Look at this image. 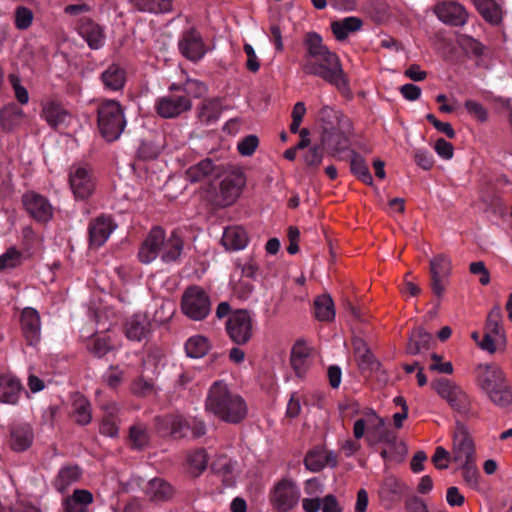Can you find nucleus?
<instances>
[{
    "label": "nucleus",
    "mask_w": 512,
    "mask_h": 512,
    "mask_svg": "<svg viewBox=\"0 0 512 512\" xmlns=\"http://www.w3.org/2000/svg\"><path fill=\"white\" fill-rule=\"evenodd\" d=\"M165 244V231L159 227H153L146 236L138 252L140 262L149 264L154 261Z\"/></svg>",
    "instance_id": "nucleus-17"
},
{
    "label": "nucleus",
    "mask_w": 512,
    "mask_h": 512,
    "mask_svg": "<svg viewBox=\"0 0 512 512\" xmlns=\"http://www.w3.org/2000/svg\"><path fill=\"white\" fill-rule=\"evenodd\" d=\"M310 349L303 341H297L291 350L290 363L298 377H302L310 366Z\"/></svg>",
    "instance_id": "nucleus-27"
},
{
    "label": "nucleus",
    "mask_w": 512,
    "mask_h": 512,
    "mask_svg": "<svg viewBox=\"0 0 512 512\" xmlns=\"http://www.w3.org/2000/svg\"><path fill=\"white\" fill-rule=\"evenodd\" d=\"M314 313L319 321L327 322L335 318L334 302L330 295L323 294L314 300Z\"/></svg>",
    "instance_id": "nucleus-43"
},
{
    "label": "nucleus",
    "mask_w": 512,
    "mask_h": 512,
    "mask_svg": "<svg viewBox=\"0 0 512 512\" xmlns=\"http://www.w3.org/2000/svg\"><path fill=\"white\" fill-rule=\"evenodd\" d=\"M359 370L365 376H371L373 369H378L379 360L374 356L367 343L361 338L352 342Z\"/></svg>",
    "instance_id": "nucleus-22"
},
{
    "label": "nucleus",
    "mask_w": 512,
    "mask_h": 512,
    "mask_svg": "<svg viewBox=\"0 0 512 512\" xmlns=\"http://www.w3.org/2000/svg\"><path fill=\"white\" fill-rule=\"evenodd\" d=\"M191 472L195 475L202 473L208 464V457L205 450L200 449L191 453L188 457Z\"/></svg>",
    "instance_id": "nucleus-57"
},
{
    "label": "nucleus",
    "mask_w": 512,
    "mask_h": 512,
    "mask_svg": "<svg viewBox=\"0 0 512 512\" xmlns=\"http://www.w3.org/2000/svg\"><path fill=\"white\" fill-rule=\"evenodd\" d=\"M20 325L28 345H37L41 339V320L38 311L31 307L24 308L20 316Z\"/></svg>",
    "instance_id": "nucleus-19"
},
{
    "label": "nucleus",
    "mask_w": 512,
    "mask_h": 512,
    "mask_svg": "<svg viewBox=\"0 0 512 512\" xmlns=\"http://www.w3.org/2000/svg\"><path fill=\"white\" fill-rule=\"evenodd\" d=\"M485 396L491 403L499 408L504 409L512 405V389L507 379Z\"/></svg>",
    "instance_id": "nucleus-44"
},
{
    "label": "nucleus",
    "mask_w": 512,
    "mask_h": 512,
    "mask_svg": "<svg viewBox=\"0 0 512 512\" xmlns=\"http://www.w3.org/2000/svg\"><path fill=\"white\" fill-rule=\"evenodd\" d=\"M150 331V323L143 315H134L125 324V334L128 339L141 341Z\"/></svg>",
    "instance_id": "nucleus-35"
},
{
    "label": "nucleus",
    "mask_w": 512,
    "mask_h": 512,
    "mask_svg": "<svg viewBox=\"0 0 512 512\" xmlns=\"http://www.w3.org/2000/svg\"><path fill=\"white\" fill-rule=\"evenodd\" d=\"M105 89L119 91L123 89L126 82V71L116 63L110 64L100 76Z\"/></svg>",
    "instance_id": "nucleus-29"
},
{
    "label": "nucleus",
    "mask_w": 512,
    "mask_h": 512,
    "mask_svg": "<svg viewBox=\"0 0 512 512\" xmlns=\"http://www.w3.org/2000/svg\"><path fill=\"white\" fill-rule=\"evenodd\" d=\"M169 92H179L181 95H187L188 98H199L203 96L206 91V85L192 78H187L184 83H172L168 87Z\"/></svg>",
    "instance_id": "nucleus-39"
},
{
    "label": "nucleus",
    "mask_w": 512,
    "mask_h": 512,
    "mask_svg": "<svg viewBox=\"0 0 512 512\" xmlns=\"http://www.w3.org/2000/svg\"><path fill=\"white\" fill-rule=\"evenodd\" d=\"M406 490L405 485L394 476H387L380 489L379 497L382 501L395 502L400 500Z\"/></svg>",
    "instance_id": "nucleus-34"
},
{
    "label": "nucleus",
    "mask_w": 512,
    "mask_h": 512,
    "mask_svg": "<svg viewBox=\"0 0 512 512\" xmlns=\"http://www.w3.org/2000/svg\"><path fill=\"white\" fill-rule=\"evenodd\" d=\"M305 467L311 472H319L325 467L324 451L315 449L307 453L304 459Z\"/></svg>",
    "instance_id": "nucleus-58"
},
{
    "label": "nucleus",
    "mask_w": 512,
    "mask_h": 512,
    "mask_svg": "<svg viewBox=\"0 0 512 512\" xmlns=\"http://www.w3.org/2000/svg\"><path fill=\"white\" fill-rule=\"evenodd\" d=\"M482 18L491 25H498L503 18L502 8L495 0H470Z\"/></svg>",
    "instance_id": "nucleus-30"
},
{
    "label": "nucleus",
    "mask_w": 512,
    "mask_h": 512,
    "mask_svg": "<svg viewBox=\"0 0 512 512\" xmlns=\"http://www.w3.org/2000/svg\"><path fill=\"white\" fill-rule=\"evenodd\" d=\"M26 211L38 221H47L52 217V207L48 200L34 192L26 193L22 198Z\"/></svg>",
    "instance_id": "nucleus-21"
},
{
    "label": "nucleus",
    "mask_w": 512,
    "mask_h": 512,
    "mask_svg": "<svg viewBox=\"0 0 512 512\" xmlns=\"http://www.w3.org/2000/svg\"><path fill=\"white\" fill-rule=\"evenodd\" d=\"M219 173L220 169L213 163L210 158H206L197 164L190 166L185 172V177L189 182L197 183L207 179L212 175L218 176Z\"/></svg>",
    "instance_id": "nucleus-28"
},
{
    "label": "nucleus",
    "mask_w": 512,
    "mask_h": 512,
    "mask_svg": "<svg viewBox=\"0 0 512 512\" xmlns=\"http://www.w3.org/2000/svg\"><path fill=\"white\" fill-rule=\"evenodd\" d=\"M23 261V253L10 247L0 256V271L18 267Z\"/></svg>",
    "instance_id": "nucleus-55"
},
{
    "label": "nucleus",
    "mask_w": 512,
    "mask_h": 512,
    "mask_svg": "<svg viewBox=\"0 0 512 512\" xmlns=\"http://www.w3.org/2000/svg\"><path fill=\"white\" fill-rule=\"evenodd\" d=\"M130 3L140 12L163 13L158 0H129Z\"/></svg>",
    "instance_id": "nucleus-62"
},
{
    "label": "nucleus",
    "mask_w": 512,
    "mask_h": 512,
    "mask_svg": "<svg viewBox=\"0 0 512 512\" xmlns=\"http://www.w3.org/2000/svg\"><path fill=\"white\" fill-rule=\"evenodd\" d=\"M248 235L244 228L231 226L224 230L222 244L229 250H241L247 246Z\"/></svg>",
    "instance_id": "nucleus-32"
},
{
    "label": "nucleus",
    "mask_w": 512,
    "mask_h": 512,
    "mask_svg": "<svg viewBox=\"0 0 512 512\" xmlns=\"http://www.w3.org/2000/svg\"><path fill=\"white\" fill-rule=\"evenodd\" d=\"M353 134V124L350 119H343L339 125L321 132V144L333 156L347 150Z\"/></svg>",
    "instance_id": "nucleus-7"
},
{
    "label": "nucleus",
    "mask_w": 512,
    "mask_h": 512,
    "mask_svg": "<svg viewBox=\"0 0 512 512\" xmlns=\"http://www.w3.org/2000/svg\"><path fill=\"white\" fill-rule=\"evenodd\" d=\"M72 416L79 425H87L92 420L91 404L79 393L72 397Z\"/></svg>",
    "instance_id": "nucleus-40"
},
{
    "label": "nucleus",
    "mask_w": 512,
    "mask_h": 512,
    "mask_svg": "<svg viewBox=\"0 0 512 512\" xmlns=\"http://www.w3.org/2000/svg\"><path fill=\"white\" fill-rule=\"evenodd\" d=\"M78 33L93 50H98L105 44L106 35L103 27L91 19L81 20Z\"/></svg>",
    "instance_id": "nucleus-23"
},
{
    "label": "nucleus",
    "mask_w": 512,
    "mask_h": 512,
    "mask_svg": "<svg viewBox=\"0 0 512 512\" xmlns=\"http://www.w3.org/2000/svg\"><path fill=\"white\" fill-rule=\"evenodd\" d=\"M157 421L161 422L169 430V434L174 438L185 437L188 430H190V423L179 415L158 417Z\"/></svg>",
    "instance_id": "nucleus-42"
},
{
    "label": "nucleus",
    "mask_w": 512,
    "mask_h": 512,
    "mask_svg": "<svg viewBox=\"0 0 512 512\" xmlns=\"http://www.w3.org/2000/svg\"><path fill=\"white\" fill-rule=\"evenodd\" d=\"M182 312L194 321L205 319L211 310V302L207 293L199 286L186 288L181 299Z\"/></svg>",
    "instance_id": "nucleus-5"
},
{
    "label": "nucleus",
    "mask_w": 512,
    "mask_h": 512,
    "mask_svg": "<svg viewBox=\"0 0 512 512\" xmlns=\"http://www.w3.org/2000/svg\"><path fill=\"white\" fill-rule=\"evenodd\" d=\"M343 119H349L341 111L330 106H323L318 113V120L321 123L322 130L339 125Z\"/></svg>",
    "instance_id": "nucleus-50"
},
{
    "label": "nucleus",
    "mask_w": 512,
    "mask_h": 512,
    "mask_svg": "<svg viewBox=\"0 0 512 512\" xmlns=\"http://www.w3.org/2000/svg\"><path fill=\"white\" fill-rule=\"evenodd\" d=\"M33 438V430L29 424L13 425L10 428L9 445L13 451L27 450L32 445Z\"/></svg>",
    "instance_id": "nucleus-26"
},
{
    "label": "nucleus",
    "mask_w": 512,
    "mask_h": 512,
    "mask_svg": "<svg viewBox=\"0 0 512 512\" xmlns=\"http://www.w3.org/2000/svg\"><path fill=\"white\" fill-rule=\"evenodd\" d=\"M129 439L134 448H144L148 445L150 439L147 427L140 422L133 424L129 428Z\"/></svg>",
    "instance_id": "nucleus-52"
},
{
    "label": "nucleus",
    "mask_w": 512,
    "mask_h": 512,
    "mask_svg": "<svg viewBox=\"0 0 512 512\" xmlns=\"http://www.w3.org/2000/svg\"><path fill=\"white\" fill-rule=\"evenodd\" d=\"M127 121L122 105L113 99L99 100L97 104V127L100 135L108 142L119 139Z\"/></svg>",
    "instance_id": "nucleus-3"
},
{
    "label": "nucleus",
    "mask_w": 512,
    "mask_h": 512,
    "mask_svg": "<svg viewBox=\"0 0 512 512\" xmlns=\"http://www.w3.org/2000/svg\"><path fill=\"white\" fill-rule=\"evenodd\" d=\"M478 346L482 350L494 354L497 350L504 351L506 343H500L497 335L485 331L481 341H478Z\"/></svg>",
    "instance_id": "nucleus-59"
},
{
    "label": "nucleus",
    "mask_w": 512,
    "mask_h": 512,
    "mask_svg": "<svg viewBox=\"0 0 512 512\" xmlns=\"http://www.w3.org/2000/svg\"><path fill=\"white\" fill-rule=\"evenodd\" d=\"M304 55L301 70L305 75L321 78L342 93L349 91V81L339 56L331 51L316 32H308L303 39Z\"/></svg>",
    "instance_id": "nucleus-1"
},
{
    "label": "nucleus",
    "mask_w": 512,
    "mask_h": 512,
    "mask_svg": "<svg viewBox=\"0 0 512 512\" xmlns=\"http://www.w3.org/2000/svg\"><path fill=\"white\" fill-rule=\"evenodd\" d=\"M204 407L207 413L227 424H241L248 416L246 400L223 380L209 387Z\"/></svg>",
    "instance_id": "nucleus-2"
},
{
    "label": "nucleus",
    "mask_w": 512,
    "mask_h": 512,
    "mask_svg": "<svg viewBox=\"0 0 512 512\" xmlns=\"http://www.w3.org/2000/svg\"><path fill=\"white\" fill-rule=\"evenodd\" d=\"M34 13L25 6H17L14 11V24L18 30H27L31 27Z\"/></svg>",
    "instance_id": "nucleus-56"
},
{
    "label": "nucleus",
    "mask_w": 512,
    "mask_h": 512,
    "mask_svg": "<svg viewBox=\"0 0 512 512\" xmlns=\"http://www.w3.org/2000/svg\"><path fill=\"white\" fill-rule=\"evenodd\" d=\"M23 116V111L16 104H9L0 110V124L6 131L13 130Z\"/></svg>",
    "instance_id": "nucleus-47"
},
{
    "label": "nucleus",
    "mask_w": 512,
    "mask_h": 512,
    "mask_svg": "<svg viewBox=\"0 0 512 512\" xmlns=\"http://www.w3.org/2000/svg\"><path fill=\"white\" fill-rule=\"evenodd\" d=\"M99 430L105 436L116 437L118 435V425L112 412L102 419Z\"/></svg>",
    "instance_id": "nucleus-63"
},
{
    "label": "nucleus",
    "mask_w": 512,
    "mask_h": 512,
    "mask_svg": "<svg viewBox=\"0 0 512 512\" xmlns=\"http://www.w3.org/2000/svg\"><path fill=\"white\" fill-rule=\"evenodd\" d=\"M367 425H369V428L373 426L377 430L379 443H384L386 446L393 444L396 450H403V442L397 440L396 434L393 431L385 428L384 420L373 410L366 414V418H360L355 421L353 435L357 440L365 435Z\"/></svg>",
    "instance_id": "nucleus-6"
},
{
    "label": "nucleus",
    "mask_w": 512,
    "mask_h": 512,
    "mask_svg": "<svg viewBox=\"0 0 512 512\" xmlns=\"http://www.w3.org/2000/svg\"><path fill=\"white\" fill-rule=\"evenodd\" d=\"M178 47L180 53L192 62L200 61L207 52L203 38L195 28L183 32Z\"/></svg>",
    "instance_id": "nucleus-15"
},
{
    "label": "nucleus",
    "mask_w": 512,
    "mask_h": 512,
    "mask_svg": "<svg viewBox=\"0 0 512 512\" xmlns=\"http://www.w3.org/2000/svg\"><path fill=\"white\" fill-rule=\"evenodd\" d=\"M464 107L467 110V112L479 122L485 123L488 121V111L481 103L469 99L465 101Z\"/></svg>",
    "instance_id": "nucleus-60"
},
{
    "label": "nucleus",
    "mask_w": 512,
    "mask_h": 512,
    "mask_svg": "<svg viewBox=\"0 0 512 512\" xmlns=\"http://www.w3.org/2000/svg\"><path fill=\"white\" fill-rule=\"evenodd\" d=\"M169 92L155 100L154 109L163 119H175L192 109V100L187 95Z\"/></svg>",
    "instance_id": "nucleus-10"
},
{
    "label": "nucleus",
    "mask_w": 512,
    "mask_h": 512,
    "mask_svg": "<svg viewBox=\"0 0 512 512\" xmlns=\"http://www.w3.org/2000/svg\"><path fill=\"white\" fill-rule=\"evenodd\" d=\"M116 227L110 216L101 215L91 220L88 226L89 246L97 249L104 245Z\"/></svg>",
    "instance_id": "nucleus-18"
},
{
    "label": "nucleus",
    "mask_w": 512,
    "mask_h": 512,
    "mask_svg": "<svg viewBox=\"0 0 512 512\" xmlns=\"http://www.w3.org/2000/svg\"><path fill=\"white\" fill-rule=\"evenodd\" d=\"M130 391L133 395L144 398L157 394L158 389L152 378L141 374L131 382Z\"/></svg>",
    "instance_id": "nucleus-48"
},
{
    "label": "nucleus",
    "mask_w": 512,
    "mask_h": 512,
    "mask_svg": "<svg viewBox=\"0 0 512 512\" xmlns=\"http://www.w3.org/2000/svg\"><path fill=\"white\" fill-rule=\"evenodd\" d=\"M351 171L356 175L363 183L371 185L373 183L372 175L364 158L356 152H352L350 161Z\"/></svg>",
    "instance_id": "nucleus-51"
},
{
    "label": "nucleus",
    "mask_w": 512,
    "mask_h": 512,
    "mask_svg": "<svg viewBox=\"0 0 512 512\" xmlns=\"http://www.w3.org/2000/svg\"><path fill=\"white\" fill-rule=\"evenodd\" d=\"M225 329L233 343L246 345L253 337V319L247 310H237L228 317Z\"/></svg>",
    "instance_id": "nucleus-9"
},
{
    "label": "nucleus",
    "mask_w": 512,
    "mask_h": 512,
    "mask_svg": "<svg viewBox=\"0 0 512 512\" xmlns=\"http://www.w3.org/2000/svg\"><path fill=\"white\" fill-rule=\"evenodd\" d=\"M209 349V340L201 335L192 336L185 343L186 354L191 358H202Z\"/></svg>",
    "instance_id": "nucleus-49"
},
{
    "label": "nucleus",
    "mask_w": 512,
    "mask_h": 512,
    "mask_svg": "<svg viewBox=\"0 0 512 512\" xmlns=\"http://www.w3.org/2000/svg\"><path fill=\"white\" fill-rule=\"evenodd\" d=\"M300 498V490L296 483L284 478L273 488L270 501L272 505L281 512H287L295 507Z\"/></svg>",
    "instance_id": "nucleus-12"
},
{
    "label": "nucleus",
    "mask_w": 512,
    "mask_h": 512,
    "mask_svg": "<svg viewBox=\"0 0 512 512\" xmlns=\"http://www.w3.org/2000/svg\"><path fill=\"white\" fill-rule=\"evenodd\" d=\"M434 12L440 21L452 26H463L468 19L464 6L453 1L439 3L435 6Z\"/></svg>",
    "instance_id": "nucleus-20"
},
{
    "label": "nucleus",
    "mask_w": 512,
    "mask_h": 512,
    "mask_svg": "<svg viewBox=\"0 0 512 512\" xmlns=\"http://www.w3.org/2000/svg\"><path fill=\"white\" fill-rule=\"evenodd\" d=\"M502 322V310L499 305H495L489 312L486 320L485 331L494 333L498 336L500 343H506L507 338L504 329L501 325Z\"/></svg>",
    "instance_id": "nucleus-46"
},
{
    "label": "nucleus",
    "mask_w": 512,
    "mask_h": 512,
    "mask_svg": "<svg viewBox=\"0 0 512 512\" xmlns=\"http://www.w3.org/2000/svg\"><path fill=\"white\" fill-rule=\"evenodd\" d=\"M245 185L246 178L242 172L232 171L226 174L220 181L213 203L221 208L234 204L240 197Z\"/></svg>",
    "instance_id": "nucleus-8"
},
{
    "label": "nucleus",
    "mask_w": 512,
    "mask_h": 512,
    "mask_svg": "<svg viewBox=\"0 0 512 512\" xmlns=\"http://www.w3.org/2000/svg\"><path fill=\"white\" fill-rule=\"evenodd\" d=\"M111 348L112 346L107 337H97L88 346L90 353L98 358L105 356Z\"/></svg>",
    "instance_id": "nucleus-61"
},
{
    "label": "nucleus",
    "mask_w": 512,
    "mask_h": 512,
    "mask_svg": "<svg viewBox=\"0 0 512 512\" xmlns=\"http://www.w3.org/2000/svg\"><path fill=\"white\" fill-rule=\"evenodd\" d=\"M432 335L423 327L413 329L406 347V352L410 355H417L430 348Z\"/></svg>",
    "instance_id": "nucleus-37"
},
{
    "label": "nucleus",
    "mask_w": 512,
    "mask_h": 512,
    "mask_svg": "<svg viewBox=\"0 0 512 512\" xmlns=\"http://www.w3.org/2000/svg\"><path fill=\"white\" fill-rule=\"evenodd\" d=\"M93 502V495L85 489L74 490L72 496L63 502L65 512H89L88 506Z\"/></svg>",
    "instance_id": "nucleus-31"
},
{
    "label": "nucleus",
    "mask_w": 512,
    "mask_h": 512,
    "mask_svg": "<svg viewBox=\"0 0 512 512\" xmlns=\"http://www.w3.org/2000/svg\"><path fill=\"white\" fill-rule=\"evenodd\" d=\"M146 494L151 501H167L173 497L174 488L164 479L154 478L148 482Z\"/></svg>",
    "instance_id": "nucleus-33"
},
{
    "label": "nucleus",
    "mask_w": 512,
    "mask_h": 512,
    "mask_svg": "<svg viewBox=\"0 0 512 512\" xmlns=\"http://www.w3.org/2000/svg\"><path fill=\"white\" fill-rule=\"evenodd\" d=\"M452 460L457 464L476 460L473 439L467 426L458 420L455 422L453 433Z\"/></svg>",
    "instance_id": "nucleus-11"
},
{
    "label": "nucleus",
    "mask_w": 512,
    "mask_h": 512,
    "mask_svg": "<svg viewBox=\"0 0 512 512\" xmlns=\"http://www.w3.org/2000/svg\"><path fill=\"white\" fill-rule=\"evenodd\" d=\"M462 470V477L466 485L472 489H477L480 473L476 465V460L458 463Z\"/></svg>",
    "instance_id": "nucleus-54"
},
{
    "label": "nucleus",
    "mask_w": 512,
    "mask_h": 512,
    "mask_svg": "<svg viewBox=\"0 0 512 512\" xmlns=\"http://www.w3.org/2000/svg\"><path fill=\"white\" fill-rule=\"evenodd\" d=\"M183 247V239L177 231H173L168 238L165 237V244L162 245L161 259L166 263L178 260L182 254Z\"/></svg>",
    "instance_id": "nucleus-41"
},
{
    "label": "nucleus",
    "mask_w": 512,
    "mask_h": 512,
    "mask_svg": "<svg viewBox=\"0 0 512 512\" xmlns=\"http://www.w3.org/2000/svg\"><path fill=\"white\" fill-rule=\"evenodd\" d=\"M70 188L77 199H87L95 189L91 170L82 165H72L69 169Z\"/></svg>",
    "instance_id": "nucleus-13"
},
{
    "label": "nucleus",
    "mask_w": 512,
    "mask_h": 512,
    "mask_svg": "<svg viewBox=\"0 0 512 512\" xmlns=\"http://www.w3.org/2000/svg\"><path fill=\"white\" fill-rule=\"evenodd\" d=\"M221 113L218 100H208L202 103L198 117L201 122L209 124L215 122Z\"/></svg>",
    "instance_id": "nucleus-53"
},
{
    "label": "nucleus",
    "mask_w": 512,
    "mask_h": 512,
    "mask_svg": "<svg viewBox=\"0 0 512 512\" xmlns=\"http://www.w3.org/2000/svg\"><path fill=\"white\" fill-rule=\"evenodd\" d=\"M212 471L222 478L223 483L227 487H231L235 483L233 462L225 456L217 458L211 465Z\"/></svg>",
    "instance_id": "nucleus-45"
},
{
    "label": "nucleus",
    "mask_w": 512,
    "mask_h": 512,
    "mask_svg": "<svg viewBox=\"0 0 512 512\" xmlns=\"http://www.w3.org/2000/svg\"><path fill=\"white\" fill-rule=\"evenodd\" d=\"M475 372L476 386L484 395H487L506 380L504 371L494 364H479Z\"/></svg>",
    "instance_id": "nucleus-16"
},
{
    "label": "nucleus",
    "mask_w": 512,
    "mask_h": 512,
    "mask_svg": "<svg viewBox=\"0 0 512 512\" xmlns=\"http://www.w3.org/2000/svg\"><path fill=\"white\" fill-rule=\"evenodd\" d=\"M431 289L435 296L442 298L451 274V260L439 254L430 260Z\"/></svg>",
    "instance_id": "nucleus-14"
},
{
    "label": "nucleus",
    "mask_w": 512,
    "mask_h": 512,
    "mask_svg": "<svg viewBox=\"0 0 512 512\" xmlns=\"http://www.w3.org/2000/svg\"><path fill=\"white\" fill-rule=\"evenodd\" d=\"M42 117L48 125L54 129L61 126H68L71 115L70 113L58 102L48 101L43 105Z\"/></svg>",
    "instance_id": "nucleus-25"
},
{
    "label": "nucleus",
    "mask_w": 512,
    "mask_h": 512,
    "mask_svg": "<svg viewBox=\"0 0 512 512\" xmlns=\"http://www.w3.org/2000/svg\"><path fill=\"white\" fill-rule=\"evenodd\" d=\"M363 25L359 17L349 16L331 23V30L338 41L345 40L350 33L361 29Z\"/></svg>",
    "instance_id": "nucleus-38"
},
{
    "label": "nucleus",
    "mask_w": 512,
    "mask_h": 512,
    "mask_svg": "<svg viewBox=\"0 0 512 512\" xmlns=\"http://www.w3.org/2000/svg\"><path fill=\"white\" fill-rule=\"evenodd\" d=\"M23 390L21 381L10 373L0 374V401L16 405Z\"/></svg>",
    "instance_id": "nucleus-24"
},
{
    "label": "nucleus",
    "mask_w": 512,
    "mask_h": 512,
    "mask_svg": "<svg viewBox=\"0 0 512 512\" xmlns=\"http://www.w3.org/2000/svg\"><path fill=\"white\" fill-rule=\"evenodd\" d=\"M81 474V469L77 465L64 466L59 470L53 485L57 491L63 493L80 480Z\"/></svg>",
    "instance_id": "nucleus-36"
},
{
    "label": "nucleus",
    "mask_w": 512,
    "mask_h": 512,
    "mask_svg": "<svg viewBox=\"0 0 512 512\" xmlns=\"http://www.w3.org/2000/svg\"><path fill=\"white\" fill-rule=\"evenodd\" d=\"M259 140L256 135H248L239 141L237 148L242 156L252 155L258 147Z\"/></svg>",
    "instance_id": "nucleus-64"
},
{
    "label": "nucleus",
    "mask_w": 512,
    "mask_h": 512,
    "mask_svg": "<svg viewBox=\"0 0 512 512\" xmlns=\"http://www.w3.org/2000/svg\"><path fill=\"white\" fill-rule=\"evenodd\" d=\"M430 386L456 413L466 418L476 417L469 395L457 383L447 378H438Z\"/></svg>",
    "instance_id": "nucleus-4"
}]
</instances>
